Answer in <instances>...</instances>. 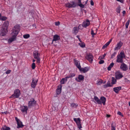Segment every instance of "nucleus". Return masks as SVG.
I'll list each match as a JSON object with an SVG mask.
<instances>
[{
	"instance_id": "nucleus-6",
	"label": "nucleus",
	"mask_w": 130,
	"mask_h": 130,
	"mask_svg": "<svg viewBox=\"0 0 130 130\" xmlns=\"http://www.w3.org/2000/svg\"><path fill=\"white\" fill-rule=\"evenodd\" d=\"M73 120L76 122L78 128H79V130H82L81 129V128H82V127L81 125V123L80 118H74Z\"/></svg>"
},
{
	"instance_id": "nucleus-16",
	"label": "nucleus",
	"mask_w": 130,
	"mask_h": 130,
	"mask_svg": "<svg viewBox=\"0 0 130 130\" xmlns=\"http://www.w3.org/2000/svg\"><path fill=\"white\" fill-rule=\"evenodd\" d=\"M90 23L89 21L87 20L86 21H84L82 23L83 27L86 28L87 26H88L90 24Z\"/></svg>"
},
{
	"instance_id": "nucleus-60",
	"label": "nucleus",
	"mask_w": 130,
	"mask_h": 130,
	"mask_svg": "<svg viewBox=\"0 0 130 130\" xmlns=\"http://www.w3.org/2000/svg\"><path fill=\"white\" fill-rule=\"evenodd\" d=\"M77 37L78 38L79 40L81 42V39H80V38H79V36H77Z\"/></svg>"
},
{
	"instance_id": "nucleus-11",
	"label": "nucleus",
	"mask_w": 130,
	"mask_h": 130,
	"mask_svg": "<svg viewBox=\"0 0 130 130\" xmlns=\"http://www.w3.org/2000/svg\"><path fill=\"white\" fill-rule=\"evenodd\" d=\"M84 79V76L81 75H78L77 78L75 79V80L77 82H80L83 81Z\"/></svg>"
},
{
	"instance_id": "nucleus-55",
	"label": "nucleus",
	"mask_w": 130,
	"mask_h": 130,
	"mask_svg": "<svg viewBox=\"0 0 130 130\" xmlns=\"http://www.w3.org/2000/svg\"><path fill=\"white\" fill-rule=\"evenodd\" d=\"M117 113L120 116H122V113L120 111H118Z\"/></svg>"
},
{
	"instance_id": "nucleus-36",
	"label": "nucleus",
	"mask_w": 130,
	"mask_h": 130,
	"mask_svg": "<svg viewBox=\"0 0 130 130\" xmlns=\"http://www.w3.org/2000/svg\"><path fill=\"white\" fill-rule=\"evenodd\" d=\"M23 37L25 39H27L29 37L30 35L29 34H27L24 35L23 36Z\"/></svg>"
},
{
	"instance_id": "nucleus-22",
	"label": "nucleus",
	"mask_w": 130,
	"mask_h": 130,
	"mask_svg": "<svg viewBox=\"0 0 130 130\" xmlns=\"http://www.w3.org/2000/svg\"><path fill=\"white\" fill-rule=\"evenodd\" d=\"M68 77H66L64 78H62L60 81L61 84H64L67 81V79Z\"/></svg>"
},
{
	"instance_id": "nucleus-28",
	"label": "nucleus",
	"mask_w": 130,
	"mask_h": 130,
	"mask_svg": "<svg viewBox=\"0 0 130 130\" xmlns=\"http://www.w3.org/2000/svg\"><path fill=\"white\" fill-rule=\"evenodd\" d=\"M75 63L76 66L79 69V70H80L81 68L80 63H79V62H78L76 61L75 62Z\"/></svg>"
},
{
	"instance_id": "nucleus-45",
	"label": "nucleus",
	"mask_w": 130,
	"mask_h": 130,
	"mask_svg": "<svg viewBox=\"0 0 130 130\" xmlns=\"http://www.w3.org/2000/svg\"><path fill=\"white\" fill-rule=\"evenodd\" d=\"M116 52H114L113 54H112L111 56V58H113L115 56V55L116 54Z\"/></svg>"
},
{
	"instance_id": "nucleus-1",
	"label": "nucleus",
	"mask_w": 130,
	"mask_h": 130,
	"mask_svg": "<svg viewBox=\"0 0 130 130\" xmlns=\"http://www.w3.org/2000/svg\"><path fill=\"white\" fill-rule=\"evenodd\" d=\"M9 25V22L8 21H5L1 27V35L4 36L6 35L8 32L7 29Z\"/></svg>"
},
{
	"instance_id": "nucleus-42",
	"label": "nucleus",
	"mask_w": 130,
	"mask_h": 130,
	"mask_svg": "<svg viewBox=\"0 0 130 130\" xmlns=\"http://www.w3.org/2000/svg\"><path fill=\"white\" fill-rule=\"evenodd\" d=\"M83 25H79L78 26V29H83Z\"/></svg>"
},
{
	"instance_id": "nucleus-46",
	"label": "nucleus",
	"mask_w": 130,
	"mask_h": 130,
	"mask_svg": "<svg viewBox=\"0 0 130 130\" xmlns=\"http://www.w3.org/2000/svg\"><path fill=\"white\" fill-rule=\"evenodd\" d=\"M104 61L103 60H100V61L99 62V64H102L104 63Z\"/></svg>"
},
{
	"instance_id": "nucleus-53",
	"label": "nucleus",
	"mask_w": 130,
	"mask_h": 130,
	"mask_svg": "<svg viewBox=\"0 0 130 130\" xmlns=\"http://www.w3.org/2000/svg\"><path fill=\"white\" fill-rule=\"evenodd\" d=\"M102 83V82L100 81H99L97 83V84L98 85H100Z\"/></svg>"
},
{
	"instance_id": "nucleus-7",
	"label": "nucleus",
	"mask_w": 130,
	"mask_h": 130,
	"mask_svg": "<svg viewBox=\"0 0 130 130\" xmlns=\"http://www.w3.org/2000/svg\"><path fill=\"white\" fill-rule=\"evenodd\" d=\"M36 104V101L33 98H32L30 99V101L28 102V106L29 108H30L35 106Z\"/></svg>"
},
{
	"instance_id": "nucleus-49",
	"label": "nucleus",
	"mask_w": 130,
	"mask_h": 130,
	"mask_svg": "<svg viewBox=\"0 0 130 130\" xmlns=\"http://www.w3.org/2000/svg\"><path fill=\"white\" fill-rule=\"evenodd\" d=\"M108 85H107V84H106L104 85H103V87L104 88H106L107 87H109L108 86Z\"/></svg>"
},
{
	"instance_id": "nucleus-40",
	"label": "nucleus",
	"mask_w": 130,
	"mask_h": 130,
	"mask_svg": "<svg viewBox=\"0 0 130 130\" xmlns=\"http://www.w3.org/2000/svg\"><path fill=\"white\" fill-rule=\"evenodd\" d=\"M109 44H107V43L103 46L102 48L103 49H104Z\"/></svg>"
},
{
	"instance_id": "nucleus-3",
	"label": "nucleus",
	"mask_w": 130,
	"mask_h": 130,
	"mask_svg": "<svg viewBox=\"0 0 130 130\" xmlns=\"http://www.w3.org/2000/svg\"><path fill=\"white\" fill-rule=\"evenodd\" d=\"M20 95V91L18 89H16L14 91V93L10 97V98L14 99L18 98Z\"/></svg>"
},
{
	"instance_id": "nucleus-13",
	"label": "nucleus",
	"mask_w": 130,
	"mask_h": 130,
	"mask_svg": "<svg viewBox=\"0 0 130 130\" xmlns=\"http://www.w3.org/2000/svg\"><path fill=\"white\" fill-rule=\"evenodd\" d=\"M20 109L21 111L23 113H27L28 110V107L27 106H23L20 107Z\"/></svg>"
},
{
	"instance_id": "nucleus-14",
	"label": "nucleus",
	"mask_w": 130,
	"mask_h": 130,
	"mask_svg": "<svg viewBox=\"0 0 130 130\" xmlns=\"http://www.w3.org/2000/svg\"><path fill=\"white\" fill-rule=\"evenodd\" d=\"M120 68L121 69L124 71H126L128 69L127 65L124 62L121 63L120 66Z\"/></svg>"
},
{
	"instance_id": "nucleus-29",
	"label": "nucleus",
	"mask_w": 130,
	"mask_h": 130,
	"mask_svg": "<svg viewBox=\"0 0 130 130\" xmlns=\"http://www.w3.org/2000/svg\"><path fill=\"white\" fill-rule=\"evenodd\" d=\"M116 125L114 123H112L111 124V130H116Z\"/></svg>"
},
{
	"instance_id": "nucleus-38",
	"label": "nucleus",
	"mask_w": 130,
	"mask_h": 130,
	"mask_svg": "<svg viewBox=\"0 0 130 130\" xmlns=\"http://www.w3.org/2000/svg\"><path fill=\"white\" fill-rule=\"evenodd\" d=\"M130 22V20H128L127 22H126V24L125 26H126V28H128V26L129 25V23Z\"/></svg>"
},
{
	"instance_id": "nucleus-20",
	"label": "nucleus",
	"mask_w": 130,
	"mask_h": 130,
	"mask_svg": "<svg viewBox=\"0 0 130 130\" xmlns=\"http://www.w3.org/2000/svg\"><path fill=\"white\" fill-rule=\"evenodd\" d=\"M94 99L95 101H96L95 103H98L99 104H101V102L100 100L96 96H94Z\"/></svg>"
},
{
	"instance_id": "nucleus-25",
	"label": "nucleus",
	"mask_w": 130,
	"mask_h": 130,
	"mask_svg": "<svg viewBox=\"0 0 130 130\" xmlns=\"http://www.w3.org/2000/svg\"><path fill=\"white\" fill-rule=\"evenodd\" d=\"M79 29L77 27H74L73 28V33L74 34L76 35Z\"/></svg>"
},
{
	"instance_id": "nucleus-51",
	"label": "nucleus",
	"mask_w": 130,
	"mask_h": 130,
	"mask_svg": "<svg viewBox=\"0 0 130 130\" xmlns=\"http://www.w3.org/2000/svg\"><path fill=\"white\" fill-rule=\"evenodd\" d=\"M15 120L17 122V123L18 122H19L20 121V120H19V119H18L17 117H15Z\"/></svg>"
},
{
	"instance_id": "nucleus-24",
	"label": "nucleus",
	"mask_w": 130,
	"mask_h": 130,
	"mask_svg": "<svg viewBox=\"0 0 130 130\" xmlns=\"http://www.w3.org/2000/svg\"><path fill=\"white\" fill-rule=\"evenodd\" d=\"M89 70V68L87 67H85L84 68H81L80 70V71H82L84 73L87 72Z\"/></svg>"
},
{
	"instance_id": "nucleus-41",
	"label": "nucleus",
	"mask_w": 130,
	"mask_h": 130,
	"mask_svg": "<svg viewBox=\"0 0 130 130\" xmlns=\"http://www.w3.org/2000/svg\"><path fill=\"white\" fill-rule=\"evenodd\" d=\"M77 5L82 8H83L84 7V5L82 3L80 4H77Z\"/></svg>"
},
{
	"instance_id": "nucleus-57",
	"label": "nucleus",
	"mask_w": 130,
	"mask_h": 130,
	"mask_svg": "<svg viewBox=\"0 0 130 130\" xmlns=\"http://www.w3.org/2000/svg\"><path fill=\"white\" fill-rule=\"evenodd\" d=\"M117 1L118 2H119L121 3H123L124 1L123 0H117Z\"/></svg>"
},
{
	"instance_id": "nucleus-27",
	"label": "nucleus",
	"mask_w": 130,
	"mask_h": 130,
	"mask_svg": "<svg viewBox=\"0 0 130 130\" xmlns=\"http://www.w3.org/2000/svg\"><path fill=\"white\" fill-rule=\"evenodd\" d=\"M10 128L6 126H4L1 128V130H10Z\"/></svg>"
},
{
	"instance_id": "nucleus-31",
	"label": "nucleus",
	"mask_w": 130,
	"mask_h": 130,
	"mask_svg": "<svg viewBox=\"0 0 130 130\" xmlns=\"http://www.w3.org/2000/svg\"><path fill=\"white\" fill-rule=\"evenodd\" d=\"M78 105L74 103H72L71 104V106L72 107L76 108Z\"/></svg>"
},
{
	"instance_id": "nucleus-17",
	"label": "nucleus",
	"mask_w": 130,
	"mask_h": 130,
	"mask_svg": "<svg viewBox=\"0 0 130 130\" xmlns=\"http://www.w3.org/2000/svg\"><path fill=\"white\" fill-rule=\"evenodd\" d=\"M123 44V43L121 41H120L119 43L117 44V46L115 47V50H116L120 49L122 45Z\"/></svg>"
},
{
	"instance_id": "nucleus-2",
	"label": "nucleus",
	"mask_w": 130,
	"mask_h": 130,
	"mask_svg": "<svg viewBox=\"0 0 130 130\" xmlns=\"http://www.w3.org/2000/svg\"><path fill=\"white\" fill-rule=\"evenodd\" d=\"M125 57V54L123 52H121L119 55L117 56V59L116 61L119 63L123 62V59Z\"/></svg>"
},
{
	"instance_id": "nucleus-15",
	"label": "nucleus",
	"mask_w": 130,
	"mask_h": 130,
	"mask_svg": "<svg viewBox=\"0 0 130 130\" xmlns=\"http://www.w3.org/2000/svg\"><path fill=\"white\" fill-rule=\"evenodd\" d=\"M60 39V36L58 35H55L53 36V39L52 40V44H53L54 41H56Z\"/></svg>"
},
{
	"instance_id": "nucleus-48",
	"label": "nucleus",
	"mask_w": 130,
	"mask_h": 130,
	"mask_svg": "<svg viewBox=\"0 0 130 130\" xmlns=\"http://www.w3.org/2000/svg\"><path fill=\"white\" fill-rule=\"evenodd\" d=\"M55 24L56 25L58 26L60 24V23L59 22H55Z\"/></svg>"
},
{
	"instance_id": "nucleus-50",
	"label": "nucleus",
	"mask_w": 130,
	"mask_h": 130,
	"mask_svg": "<svg viewBox=\"0 0 130 130\" xmlns=\"http://www.w3.org/2000/svg\"><path fill=\"white\" fill-rule=\"evenodd\" d=\"M91 34L92 35H94L95 34L94 33L93 30L92 29L91 30Z\"/></svg>"
},
{
	"instance_id": "nucleus-43",
	"label": "nucleus",
	"mask_w": 130,
	"mask_h": 130,
	"mask_svg": "<svg viewBox=\"0 0 130 130\" xmlns=\"http://www.w3.org/2000/svg\"><path fill=\"white\" fill-rule=\"evenodd\" d=\"M0 19L4 21L6 20L7 18L6 17H1Z\"/></svg>"
},
{
	"instance_id": "nucleus-47",
	"label": "nucleus",
	"mask_w": 130,
	"mask_h": 130,
	"mask_svg": "<svg viewBox=\"0 0 130 130\" xmlns=\"http://www.w3.org/2000/svg\"><path fill=\"white\" fill-rule=\"evenodd\" d=\"M11 72V71L10 70H7V71L6 72V73L7 74H9Z\"/></svg>"
},
{
	"instance_id": "nucleus-62",
	"label": "nucleus",
	"mask_w": 130,
	"mask_h": 130,
	"mask_svg": "<svg viewBox=\"0 0 130 130\" xmlns=\"http://www.w3.org/2000/svg\"><path fill=\"white\" fill-rule=\"evenodd\" d=\"M35 59H33V60H32V62H35Z\"/></svg>"
},
{
	"instance_id": "nucleus-4",
	"label": "nucleus",
	"mask_w": 130,
	"mask_h": 130,
	"mask_svg": "<svg viewBox=\"0 0 130 130\" xmlns=\"http://www.w3.org/2000/svg\"><path fill=\"white\" fill-rule=\"evenodd\" d=\"M33 55L34 58L37 59V62L38 63H40V59L39 57L40 54L38 53V51H34Z\"/></svg>"
},
{
	"instance_id": "nucleus-30",
	"label": "nucleus",
	"mask_w": 130,
	"mask_h": 130,
	"mask_svg": "<svg viewBox=\"0 0 130 130\" xmlns=\"http://www.w3.org/2000/svg\"><path fill=\"white\" fill-rule=\"evenodd\" d=\"M114 65V63L113 62L111 63L107 68V69L108 70H110L111 68L113 67Z\"/></svg>"
},
{
	"instance_id": "nucleus-8",
	"label": "nucleus",
	"mask_w": 130,
	"mask_h": 130,
	"mask_svg": "<svg viewBox=\"0 0 130 130\" xmlns=\"http://www.w3.org/2000/svg\"><path fill=\"white\" fill-rule=\"evenodd\" d=\"M66 7L69 8H75L77 5V3L75 2L72 1L70 3H68L65 4Z\"/></svg>"
},
{
	"instance_id": "nucleus-56",
	"label": "nucleus",
	"mask_w": 130,
	"mask_h": 130,
	"mask_svg": "<svg viewBox=\"0 0 130 130\" xmlns=\"http://www.w3.org/2000/svg\"><path fill=\"white\" fill-rule=\"evenodd\" d=\"M81 0H78V4H81Z\"/></svg>"
},
{
	"instance_id": "nucleus-61",
	"label": "nucleus",
	"mask_w": 130,
	"mask_h": 130,
	"mask_svg": "<svg viewBox=\"0 0 130 130\" xmlns=\"http://www.w3.org/2000/svg\"><path fill=\"white\" fill-rule=\"evenodd\" d=\"M110 115H107V117H110Z\"/></svg>"
},
{
	"instance_id": "nucleus-34",
	"label": "nucleus",
	"mask_w": 130,
	"mask_h": 130,
	"mask_svg": "<svg viewBox=\"0 0 130 130\" xmlns=\"http://www.w3.org/2000/svg\"><path fill=\"white\" fill-rule=\"evenodd\" d=\"M106 53H105L102 56H100L99 57V59H103L105 57V56L106 55Z\"/></svg>"
},
{
	"instance_id": "nucleus-58",
	"label": "nucleus",
	"mask_w": 130,
	"mask_h": 130,
	"mask_svg": "<svg viewBox=\"0 0 130 130\" xmlns=\"http://www.w3.org/2000/svg\"><path fill=\"white\" fill-rule=\"evenodd\" d=\"M111 41L112 39L110 40L107 43V44H108L109 45L110 43L111 42Z\"/></svg>"
},
{
	"instance_id": "nucleus-26",
	"label": "nucleus",
	"mask_w": 130,
	"mask_h": 130,
	"mask_svg": "<svg viewBox=\"0 0 130 130\" xmlns=\"http://www.w3.org/2000/svg\"><path fill=\"white\" fill-rule=\"evenodd\" d=\"M117 82V80L115 78L113 77H112V82L111 84L112 85H113L116 84Z\"/></svg>"
},
{
	"instance_id": "nucleus-52",
	"label": "nucleus",
	"mask_w": 130,
	"mask_h": 130,
	"mask_svg": "<svg viewBox=\"0 0 130 130\" xmlns=\"http://www.w3.org/2000/svg\"><path fill=\"white\" fill-rule=\"evenodd\" d=\"M90 4L92 6H93L94 5V3L92 0L91 1Z\"/></svg>"
},
{
	"instance_id": "nucleus-32",
	"label": "nucleus",
	"mask_w": 130,
	"mask_h": 130,
	"mask_svg": "<svg viewBox=\"0 0 130 130\" xmlns=\"http://www.w3.org/2000/svg\"><path fill=\"white\" fill-rule=\"evenodd\" d=\"M61 89L59 88H57L56 90V93L57 94H59L61 93Z\"/></svg>"
},
{
	"instance_id": "nucleus-18",
	"label": "nucleus",
	"mask_w": 130,
	"mask_h": 130,
	"mask_svg": "<svg viewBox=\"0 0 130 130\" xmlns=\"http://www.w3.org/2000/svg\"><path fill=\"white\" fill-rule=\"evenodd\" d=\"M121 87H115L113 88V90L116 93H118L119 91L121 89Z\"/></svg>"
},
{
	"instance_id": "nucleus-54",
	"label": "nucleus",
	"mask_w": 130,
	"mask_h": 130,
	"mask_svg": "<svg viewBox=\"0 0 130 130\" xmlns=\"http://www.w3.org/2000/svg\"><path fill=\"white\" fill-rule=\"evenodd\" d=\"M1 113L3 114L4 113H5V114H7V113H8V112L7 111H6L5 112H1Z\"/></svg>"
},
{
	"instance_id": "nucleus-5",
	"label": "nucleus",
	"mask_w": 130,
	"mask_h": 130,
	"mask_svg": "<svg viewBox=\"0 0 130 130\" xmlns=\"http://www.w3.org/2000/svg\"><path fill=\"white\" fill-rule=\"evenodd\" d=\"M20 26L19 25H15L12 30V32L13 33H15L18 35L20 30Z\"/></svg>"
},
{
	"instance_id": "nucleus-9",
	"label": "nucleus",
	"mask_w": 130,
	"mask_h": 130,
	"mask_svg": "<svg viewBox=\"0 0 130 130\" xmlns=\"http://www.w3.org/2000/svg\"><path fill=\"white\" fill-rule=\"evenodd\" d=\"M38 81V79H35L34 78H32L31 84V86L33 88H35L37 84Z\"/></svg>"
},
{
	"instance_id": "nucleus-64",
	"label": "nucleus",
	"mask_w": 130,
	"mask_h": 130,
	"mask_svg": "<svg viewBox=\"0 0 130 130\" xmlns=\"http://www.w3.org/2000/svg\"><path fill=\"white\" fill-rule=\"evenodd\" d=\"M128 104H129V105L130 106V102Z\"/></svg>"
},
{
	"instance_id": "nucleus-44",
	"label": "nucleus",
	"mask_w": 130,
	"mask_h": 130,
	"mask_svg": "<svg viewBox=\"0 0 130 130\" xmlns=\"http://www.w3.org/2000/svg\"><path fill=\"white\" fill-rule=\"evenodd\" d=\"M107 84L108 85V86H109V87H112V85H112V84H111L110 83V82L109 81H108L107 82Z\"/></svg>"
},
{
	"instance_id": "nucleus-35",
	"label": "nucleus",
	"mask_w": 130,
	"mask_h": 130,
	"mask_svg": "<svg viewBox=\"0 0 130 130\" xmlns=\"http://www.w3.org/2000/svg\"><path fill=\"white\" fill-rule=\"evenodd\" d=\"M75 75V74L74 73H71L69 76H68L67 77H68V78L70 77H74Z\"/></svg>"
},
{
	"instance_id": "nucleus-12",
	"label": "nucleus",
	"mask_w": 130,
	"mask_h": 130,
	"mask_svg": "<svg viewBox=\"0 0 130 130\" xmlns=\"http://www.w3.org/2000/svg\"><path fill=\"white\" fill-rule=\"evenodd\" d=\"M86 58L90 62H91L93 61V57L91 54L89 53L87 54L86 56Z\"/></svg>"
},
{
	"instance_id": "nucleus-21",
	"label": "nucleus",
	"mask_w": 130,
	"mask_h": 130,
	"mask_svg": "<svg viewBox=\"0 0 130 130\" xmlns=\"http://www.w3.org/2000/svg\"><path fill=\"white\" fill-rule=\"evenodd\" d=\"M101 103H102L104 105L105 104V102L106 100V99L105 98L104 96H102L100 98V100Z\"/></svg>"
},
{
	"instance_id": "nucleus-39",
	"label": "nucleus",
	"mask_w": 130,
	"mask_h": 130,
	"mask_svg": "<svg viewBox=\"0 0 130 130\" xmlns=\"http://www.w3.org/2000/svg\"><path fill=\"white\" fill-rule=\"evenodd\" d=\"M32 69H34L35 68V64L34 63H33L32 64Z\"/></svg>"
},
{
	"instance_id": "nucleus-23",
	"label": "nucleus",
	"mask_w": 130,
	"mask_h": 130,
	"mask_svg": "<svg viewBox=\"0 0 130 130\" xmlns=\"http://www.w3.org/2000/svg\"><path fill=\"white\" fill-rule=\"evenodd\" d=\"M17 128H22L24 125L23 124L22 122L21 121H20L17 123Z\"/></svg>"
},
{
	"instance_id": "nucleus-19",
	"label": "nucleus",
	"mask_w": 130,
	"mask_h": 130,
	"mask_svg": "<svg viewBox=\"0 0 130 130\" xmlns=\"http://www.w3.org/2000/svg\"><path fill=\"white\" fill-rule=\"evenodd\" d=\"M123 77V75L120 73H116L115 75L116 78L117 79H119Z\"/></svg>"
},
{
	"instance_id": "nucleus-10",
	"label": "nucleus",
	"mask_w": 130,
	"mask_h": 130,
	"mask_svg": "<svg viewBox=\"0 0 130 130\" xmlns=\"http://www.w3.org/2000/svg\"><path fill=\"white\" fill-rule=\"evenodd\" d=\"M12 37L10 38L8 40V41L10 42H11L15 40L16 39V37L18 34L15 33H13L12 32Z\"/></svg>"
},
{
	"instance_id": "nucleus-59",
	"label": "nucleus",
	"mask_w": 130,
	"mask_h": 130,
	"mask_svg": "<svg viewBox=\"0 0 130 130\" xmlns=\"http://www.w3.org/2000/svg\"><path fill=\"white\" fill-rule=\"evenodd\" d=\"M122 13H123V15L124 16V15L125 14V13H126L125 11L124 10L122 12Z\"/></svg>"
},
{
	"instance_id": "nucleus-63",
	"label": "nucleus",
	"mask_w": 130,
	"mask_h": 130,
	"mask_svg": "<svg viewBox=\"0 0 130 130\" xmlns=\"http://www.w3.org/2000/svg\"><path fill=\"white\" fill-rule=\"evenodd\" d=\"M87 2H88V0L86 1L85 2V4H87Z\"/></svg>"
},
{
	"instance_id": "nucleus-33",
	"label": "nucleus",
	"mask_w": 130,
	"mask_h": 130,
	"mask_svg": "<svg viewBox=\"0 0 130 130\" xmlns=\"http://www.w3.org/2000/svg\"><path fill=\"white\" fill-rule=\"evenodd\" d=\"M79 44L80 46L82 47H85V45L84 42L79 43Z\"/></svg>"
},
{
	"instance_id": "nucleus-37",
	"label": "nucleus",
	"mask_w": 130,
	"mask_h": 130,
	"mask_svg": "<svg viewBox=\"0 0 130 130\" xmlns=\"http://www.w3.org/2000/svg\"><path fill=\"white\" fill-rule=\"evenodd\" d=\"M121 10V7L119 6L117 8L116 11L117 13H120Z\"/></svg>"
}]
</instances>
